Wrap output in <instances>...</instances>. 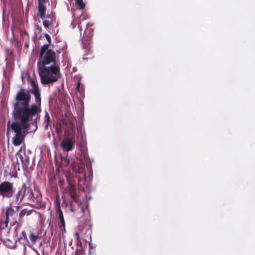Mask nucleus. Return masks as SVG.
<instances>
[{
  "label": "nucleus",
  "mask_w": 255,
  "mask_h": 255,
  "mask_svg": "<svg viewBox=\"0 0 255 255\" xmlns=\"http://www.w3.org/2000/svg\"><path fill=\"white\" fill-rule=\"evenodd\" d=\"M19 205L16 206L15 207V209L12 208L11 206L8 207L6 208L5 215H6V220L5 221V226L7 227V224L9 222H10L11 220H15V218L18 215V210L19 209Z\"/></svg>",
  "instance_id": "11"
},
{
  "label": "nucleus",
  "mask_w": 255,
  "mask_h": 255,
  "mask_svg": "<svg viewBox=\"0 0 255 255\" xmlns=\"http://www.w3.org/2000/svg\"><path fill=\"white\" fill-rule=\"evenodd\" d=\"M25 195L28 196V198L29 200H32L33 202L35 201V198L34 196V194H33V192L31 188H30L29 187H27L26 186V192Z\"/></svg>",
  "instance_id": "16"
},
{
  "label": "nucleus",
  "mask_w": 255,
  "mask_h": 255,
  "mask_svg": "<svg viewBox=\"0 0 255 255\" xmlns=\"http://www.w3.org/2000/svg\"><path fill=\"white\" fill-rule=\"evenodd\" d=\"M28 81L30 82L32 88V89H30L29 91H30L31 94L32 93L33 94L34 96V101L36 103V105H38V106H41V99L40 91L37 82L30 76H28Z\"/></svg>",
  "instance_id": "7"
},
{
  "label": "nucleus",
  "mask_w": 255,
  "mask_h": 255,
  "mask_svg": "<svg viewBox=\"0 0 255 255\" xmlns=\"http://www.w3.org/2000/svg\"><path fill=\"white\" fill-rule=\"evenodd\" d=\"M70 210L72 212H74L75 211V209L72 207V206L71 205V208H70Z\"/></svg>",
  "instance_id": "33"
},
{
  "label": "nucleus",
  "mask_w": 255,
  "mask_h": 255,
  "mask_svg": "<svg viewBox=\"0 0 255 255\" xmlns=\"http://www.w3.org/2000/svg\"><path fill=\"white\" fill-rule=\"evenodd\" d=\"M38 5L39 13L45 12L46 9V6L43 4L41 3H38Z\"/></svg>",
  "instance_id": "20"
},
{
  "label": "nucleus",
  "mask_w": 255,
  "mask_h": 255,
  "mask_svg": "<svg viewBox=\"0 0 255 255\" xmlns=\"http://www.w3.org/2000/svg\"><path fill=\"white\" fill-rule=\"evenodd\" d=\"M76 235L77 239H78L79 238V234L78 233H76Z\"/></svg>",
  "instance_id": "36"
},
{
  "label": "nucleus",
  "mask_w": 255,
  "mask_h": 255,
  "mask_svg": "<svg viewBox=\"0 0 255 255\" xmlns=\"http://www.w3.org/2000/svg\"><path fill=\"white\" fill-rule=\"evenodd\" d=\"M82 248L81 247H80L76 250L75 255H82Z\"/></svg>",
  "instance_id": "25"
},
{
  "label": "nucleus",
  "mask_w": 255,
  "mask_h": 255,
  "mask_svg": "<svg viewBox=\"0 0 255 255\" xmlns=\"http://www.w3.org/2000/svg\"><path fill=\"white\" fill-rule=\"evenodd\" d=\"M26 192V185L23 184L21 187H19L17 190L14 188V191L12 198L13 201L17 205H19L22 201Z\"/></svg>",
  "instance_id": "8"
},
{
  "label": "nucleus",
  "mask_w": 255,
  "mask_h": 255,
  "mask_svg": "<svg viewBox=\"0 0 255 255\" xmlns=\"http://www.w3.org/2000/svg\"><path fill=\"white\" fill-rule=\"evenodd\" d=\"M15 100L12 113L14 121L11 124L9 121L7 122V134L11 130L14 133L12 143L14 146H19L24 140L29 121H31V126H33V131L37 129V121L40 119L41 110V106H38L35 102L29 106L31 93L23 88L17 93Z\"/></svg>",
  "instance_id": "1"
},
{
  "label": "nucleus",
  "mask_w": 255,
  "mask_h": 255,
  "mask_svg": "<svg viewBox=\"0 0 255 255\" xmlns=\"http://www.w3.org/2000/svg\"><path fill=\"white\" fill-rule=\"evenodd\" d=\"M93 29L88 27L84 31V34L81 38V43L83 48L85 49V55H88L90 49L91 39L92 36Z\"/></svg>",
  "instance_id": "6"
},
{
  "label": "nucleus",
  "mask_w": 255,
  "mask_h": 255,
  "mask_svg": "<svg viewBox=\"0 0 255 255\" xmlns=\"http://www.w3.org/2000/svg\"><path fill=\"white\" fill-rule=\"evenodd\" d=\"M14 185L9 181H3L0 183V196L3 198L11 199L14 191Z\"/></svg>",
  "instance_id": "5"
},
{
  "label": "nucleus",
  "mask_w": 255,
  "mask_h": 255,
  "mask_svg": "<svg viewBox=\"0 0 255 255\" xmlns=\"http://www.w3.org/2000/svg\"><path fill=\"white\" fill-rule=\"evenodd\" d=\"M38 238V235H35L33 233L30 234L29 239L33 243H34L36 241Z\"/></svg>",
  "instance_id": "22"
},
{
  "label": "nucleus",
  "mask_w": 255,
  "mask_h": 255,
  "mask_svg": "<svg viewBox=\"0 0 255 255\" xmlns=\"http://www.w3.org/2000/svg\"><path fill=\"white\" fill-rule=\"evenodd\" d=\"M24 73H21V78L22 80V81H23V80H24Z\"/></svg>",
  "instance_id": "31"
},
{
  "label": "nucleus",
  "mask_w": 255,
  "mask_h": 255,
  "mask_svg": "<svg viewBox=\"0 0 255 255\" xmlns=\"http://www.w3.org/2000/svg\"><path fill=\"white\" fill-rule=\"evenodd\" d=\"M34 251L35 252L36 255H40V254L39 253V252L35 249H33Z\"/></svg>",
  "instance_id": "35"
},
{
  "label": "nucleus",
  "mask_w": 255,
  "mask_h": 255,
  "mask_svg": "<svg viewBox=\"0 0 255 255\" xmlns=\"http://www.w3.org/2000/svg\"><path fill=\"white\" fill-rule=\"evenodd\" d=\"M18 239L19 242H21V240H24V242H22V244L24 246V249L26 248L25 246L29 244V242L27 239L26 233L24 231L21 232L18 238Z\"/></svg>",
  "instance_id": "13"
},
{
  "label": "nucleus",
  "mask_w": 255,
  "mask_h": 255,
  "mask_svg": "<svg viewBox=\"0 0 255 255\" xmlns=\"http://www.w3.org/2000/svg\"><path fill=\"white\" fill-rule=\"evenodd\" d=\"M44 119V123H46L44 126V128L46 129H48V127L49 126H51V124L50 116L46 111H45Z\"/></svg>",
  "instance_id": "15"
},
{
  "label": "nucleus",
  "mask_w": 255,
  "mask_h": 255,
  "mask_svg": "<svg viewBox=\"0 0 255 255\" xmlns=\"http://www.w3.org/2000/svg\"><path fill=\"white\" fill-rule=\"evenodd\" d=\"M25 209H23L21 210L19 214V219H21L25 215Z\"/></svg>",
  "instance_id": "24"
},
{
  "label": "nucleus",
  "mask_w": 255,
  "mask_h": 255,
  "mask_svg": "<svg viewBox=\"0 0 255 255\" xmlns=\"http://www.w3.org/2000/svg\"><path fill=\"white\" fill-rule=\"evenodd\" d=\"M77 146L81 153V162L86 164L88 177L90 178L92 176V162L93 159H90L88 154L86 134L82 126L77 127Z\"/></svg>",
  "instance_id": "4"
},
{
  "label": "nucleus",
  "mask_w": 255,
  "mask_h": 255,
  "mask_svg": "<svg viewBox=\"0 0 255 255\" xmlns=\"http://www.w3.org/2000/svg\"><path fill=\"white\" fill-rule=\"evenodd\" d=\"M49 47V44H44L41 48L39 57H41L42 55L45 54V52L48 50V48Z\"/></svg>",
  "instance_id": "17"
},
{
  "label": "nucleus",
  "mask_w": 255,
  "mask_h": 255,
  "mask_svg": "<svg viewBox=\"0 0 255 255\" xmlns=\"http://www.w3.org/2000/svg\"><path fill=\"white\" fill-rule=\"evenodd\" d=\"M45 12H40L39 13V15L40 17V18L42 19H43L45 17Z\"/></svg>",
  "instance_id": "28"
},
{
  "label": "nucleus",
  "mask_w": 255,
  "mask_h": 255,
  "mask_svg": "<svg viewBox=\"0 0 255 255\" xmlns=\"http://www.w3.org/2000/svg\"><path fill=\"white\" fill-rule=\"evenodd\" d=\"M16 156H17L20 160L23 169L24 170H27L30 165V158L28 155L26 154L24 145L21 146L16 154Z\"/></svg>",
  "instance_id": "9"
},
{
  "label": "nucleus",
  "mask_w": 255,
  "mask_h": 255,
  "mask_svg": "<svg viewBox=\"0 0 255 255\" xmlns=\"http://www.w3.org/2000/svg\"><path fill=\"white\" fill-rule=\"evenodd\" d=\"M19 242L22 244V242H24V240H21V242Z\"/></svg>",
  "instance_id": "37"
},
{
  "label": "nucleus",
  "mask_w": 255,
  "mask_h": 255,
  "mask_svg": "<svg viewBox=\"0 0 255 255\" xmlns=\"http://www.w3.org/2000/svg\"><path fill=\"white\" fill-rule=\"evenodd\" d=\"M18 157L17 156H16V161H13V164H12L13 169L15 171L16 170L19 171L20 170V165L18 162Z\"/></svg>",
  "instance_id": "18"
},
{
  "label": "nucleus",
  "mask_w": 255,
  "mask_h": 255,
  "mask_svg": "<svg viewBox=\"0 0 255 255\" xmlns=\"http://www.w3.org/2000/svg\"><path fill=\"white\" fill-rule=\"evenodd\" d=\"M45 37L47 41L48 42V44H51V37H50V35H49L47 34H45Z\"/></svg>",
  "instance_id": "26"
},
{
  "label": "nucleus",
  "mask_w": 255,
  "mask_h": 255,
  "mask_svg": "<svg viewBox=\"0 0 255 255\" xmlns=\"http://www.w3.org/2000/svg\"><path fill=\"white\" fill-rule=\"evenodd\" d=\"M38 61V73L41 83H53L58 80L60 76V69L56 66V54L51 49L47 50Z\"/></svg>",
  "instance_id": "2"
},
{
  "label": "nucleus",
  "mask_w": 255,
  "mask_h": 255,
  "mask_svg": "<svg viewBox=\"0 0 255 255\" xmlns=\"http://www.w3.org/2000/svg\"><path fill=\"white\" fill-rule=\"evenodd\" d=\"M81 233L82 234H85L87 236V237L89 236V241H91V234H92V229L91 227V225L89 224V227L85 226L83 227L81 231Z\"/></svg>",
  "instance_id": "12"
},
{
  "label": "nucleus",
  "mask_w": 255,
  "mask_h": 255,
  "mask_svg": "<svg viewBox=\"0 0 255 255\" xmlns=\"http://www.w3.org/2000/svg\"><path fill=\"white\" fill-rule=\"evenodd\" d=\"M85 163H82L78 165L77 169L76 176L75 177L73 174L69 172H66L65 174L66 181L68 184L67 190L73 201L76 203H78V194L76 187V179L78 180V185L80 187L85 185L87 182H90L93 175L89 178L88 177V172L86 169V164Z\"/></svg>",
  "instance_id": "3"
},
{
  "label": "nucleus",
  "mask_w": 255,
  "mask_h": 255,
  "mask_svg": "<svg viewBox=\"0 0 255 255\" xmlns=\"http://www.w3.org/2000/svg\"><path fill=\"white\" fill-rule=\"evenodd\" d=\"M6 245L7 246L9 247L10 248H14L16 247V241H15L14 243H12L10 240H7V241L5 242Z\"/></svg>",
  "instance_id": "21"
},
{
  "label": "nucleus",
  "mask_w": 255,
  "mask_h": 255,
  "mask_svg": "<svg viewBox=\"0 0 255 255\" xmlns=\"http://www.w3.org/2000/svg\"><path fill=\"white\" fill-rule=\"evenodd\" d=\"M75 143V135L71 137L65 136L60 142V146L63 150L69 151L72 150Z\"/></svg>",
  "instance_id": "10"
},
{
  "label": "nucleus",
  "mask_w": 255,
  "mask_h": 255,
  "mask_svg": "<svg viewBox=\"0 0 255 255\" xmlns=\"http://www.w3.org/2000/svg\"><path fill=\"white\" fill-rule=\"evenodd\" d=\"M46 17L48 18H51L52 19V16L51 15V14H48L47 16H46Z\"/></svg>",
  "instance_id": "34"
},
{
  "label": "nucleus",
  "mask_w": 255,
  "mask_h": 255,
  "mask_svg": "<svg viewBox=\"0 0 255 255\" xmlns=\"http://www.w3.org/2000/svg\"><path fill=\"white\" fill-rule=\"evenodd\" d=\"M56 211H57V213L58 215L59 219L61 222V226L65 229V221H64V219L63 212H62L59 205L57 207V208L56 209Z\"/></svg>",
  "instance_id": "14"
},
{
  "label": "nucleus",
  "mask_w": 255,
  "mask_h": 255,
  "mask_svg": "<svg viewBox=\"0 0 255 255\" xmlns=\"http://www.w3.org/2000/svg\"><path fill=\"white\" fill-rule=\"evenodd\" d=\"M45 1V0H38V3L43 4Z\"/></svg>",
  "instance_id": "30"
},
{
  "label": "nucleus",
  "mask_w": 255,
  "mask_h": 255,
  "mask_svg": "<svg viewBox=\"0 0 255 255\" xmlns=\"http://www.w3.org/2000/svg\"><path fill=\"white\" fill-rule=\"evenodd\" d=\"M76 3L79 5L80 10H83L84 9L85 4L83 0H76Z\"/></svg>",
  "instance_id": "19"
},
{
  "label": "nucleus",
  "mask_w": 255,
  "mask_h": 255,
  "mask_svg": "<svg viewBox=\"0 0 255 255\" xmlns=\"http://www.w3.org/2000/svg\"><path fill=\"white\" fill-rule=\"evenodd\" d=\"M25 209V213L27 216L30 215L32 213V212L33 211V210H28L26 209Z\"/></svg>",
  "instance_id": "27"
},
{
  "label": "nucleus",
  "mask_w": 255,
  "mask_h": 255,
  "mask_svg": "<svg viewBox=\"0 0 255 255\" xmlns=\"http://www.w3.org/2000/svg\"><path fill=\"white\" fill-rule=\"evenodd\" d=\"M80 83L79 82L78 83L77 86H76V89L79 91V88H80Z\"/></svg>",
  "instance_id": "32"
},
{
  "label": "nucleus",
  "mask_w": 255,
  "mask_h": 255,
  "mask_svg": "<svg viewBox=\"0 0 255 255\" xmlns=\"http://www.w3.org/2000/svg\"><path fill=\"white\" fill-rule=\"evenodd\" d=\"M81 210H82V211H83V210H84L83 208H81Z\"/></svg>",
  "instance_id": "38"
},
{
  "label": "nucleus",
  "mask_w": 255,
  "mask_h": 255,
  "mask_svg": "<svg viewBox=\"0 0 255 255\" xmlns=\"http://www.w3.org/2000/svg\"><path fill=\"white\" fill-rule=\"evenodd\" d=\"M43 24L44 27L46 29H50V22L48 20H44L43 21Z\"/></svg>",
  "instance_id": "23"
},
{
  "label": "nucleus",
  "mask_w": 255,
  "mask_h": 255,
  "mask_svg": "<svg viewBox=\"0 0 255 255\" xmlns=\"http://www.w3.org/2000/svg\"><path fill=\"white\" fill-rule=\"evenodd\" d=\"M78 27L80 31V36H81V31H82V26L80 25V24H79L78 25Z\"/></svg>",
  "instance_id": "29"
}]
</instances>
